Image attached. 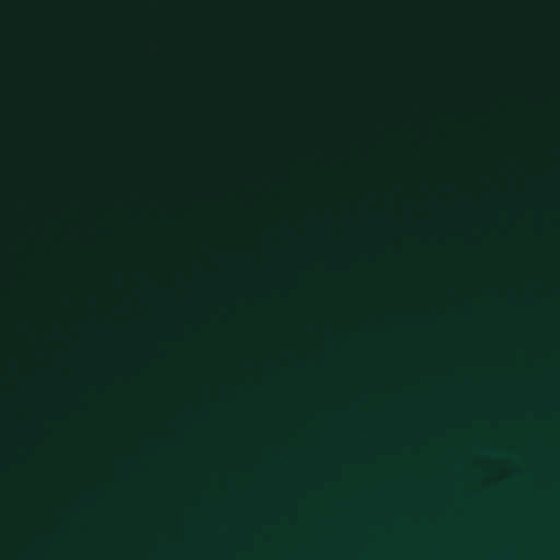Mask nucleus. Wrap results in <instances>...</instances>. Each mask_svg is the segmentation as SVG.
I'll return each instance as SVG.
<instances>
[{"label":"nucleus","mask_w":560,"mask_h":560,"mask_svg":"<svg viewBox=\"0 0 560 560\" xmlns=\"http://www.w3.org/2000/svg\"><path fill=\"white\" fill-rule=\"evenodd\" d=\"M485 452L491 455H498V453L492 450H485Z\"/></svg>","instance_id":"obj_1"}]
</instances>
